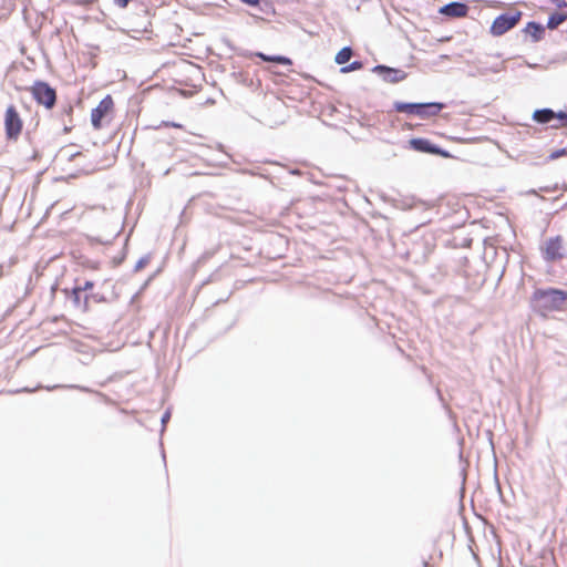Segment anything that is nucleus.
I'll list each match as a JSON object with an SVG mask.
<instances>
[{
	"label": "nucleus",
	"mask_w": 567,
	"mask_h": 567,
	"mask_svg": "<svg viewBox=\"0 0 567 567\" xmlns=\"http://www.w3.org/2000/svg\"><path fill=\"white\" fill-rule=\"evenodd\" d=\"M256 55L266 62H276V63L285 64V65L292 64L291 60L284 55H267L262 52H258Z\"/></svg>",
	"instance_id": "13"
},
{
	"label": "nucleus",
	"mask_w": 567,
	"mask_h": 567,
	"mask_svg": "<svg viewBox=\"0 0 567 567\" xmlns=\"http://www.w3.org/2000/svg\"><path fill=\"white\" fill-rule=\"evenodd\" d=\"M113 99L111 95H106L104 99L100 101L96 107H94L91 112V123L95 130L102 127V120L107 115V113L113 109Z\"/></svg>",
	"instance_id": "8"
},
{
	"label": "nucleus",
	"mask_w": 567,
	"mask_h": 567,
	"mask_svg": "<svg viewBox=\"0 0 567 567\" xmlns=\"http://www.w3.org/2000/svg\"><path fill=\"white\" fill-rule=\"evenodd\" d=\"M93 286H94L93 281L87 280V281L84 282L83 286L78 287V288L81 289V292H82V291H86L89 289H92Z\"/></svg>",
	"instance_id": "23"
},
{
	"label": "nucleus",
	"mask_w": 567,
	"mask_h": 567,
	"mask_svg": "<svg viewBox=\"0 0 567 567\" xmlns=\"http://www.w3.org/2000/svg\"><path fill=\"white\" fill-rule=\"evenodd\" d=\"M4 130L6 136L10 141H17L21 133L22 120L13 105L7 107L4 115Z\"/></svg>",
	"instance_id": "6"
},
{
	"label": "nucleus",
	"mask_w": 567,
	"mask_h": 567,
	"mask_svg": "<svg viewBox=\"0 0 567 567\" xmlns=\"http://www.w3.org/2000/svg\"><path fill=\"white\" fill-rule=\"evenodd\" d=\"M76 155H80V152H76L75 154L71 155V157H74Z\"/></svg>",
	"instance_id": "29"
},
{
	"label": "nucleus",
	"mask_w": 567,
	"mask_h": 567,
	"mask_svg": "<svg viewBox=\"0 0 567 567\" xmlns=\"http://www.w3.org/2000/svg\"><path fill=\"white\" fill-rule=\"evenodd\" d=\"M352 55V49L350 47H344L337 53L334 61L338 64H344L351 59Z\"/></svg>",
	"instance_id": "16"
},
{
	"label": "nucleus",
	"mask_w": 567,
	"mask_h": 567,
	"mask_svg": "<svg viewBox=\"0 0 567 567\" xmlns=\"http://www.w3.org/2000/svg\"><path fill=\"white\" fill-rule=\"evenodd\" d=\"M555 118V111L551 109L545 107L540 110H536L533 113V120L540 124L550 123Z\"/></svg>",
	"instance_id": "12"
},
{
	"label": "nucleus",
	"mask_w": 567,
	"mask_h": 567,
	"mask_svg": "<svg viewBox=\"0 0 567 567\" xmlns=\"http://www.w3.org/2000/svg\"><path fill=\"white\" fill-rule=\"evenodd\" d=\"M363 66V63L361 61H353L352 63L344 65L341 68L342 73H349L355 70H359Z\"/></svg>",
	"instance_id": "17"
},
{
	"label": "nucleus",
	"mask_w": 567,
	"mask_h": 567,
	"mask_svg": "<svg viewBox=\"0 0 567 567\" xmlns=\"http://www.w3.org/2000/svg\"><path fill=\"white\" fill-rule=\"evenodd\" d=\"M563 125L567 126V115H566V122H564Z\"/></svg>",
	"instance_id": "30"
},
{
	"label": "nucleus",
	"mask_w": 567,
	"mask_h": 567,
	"mask_svg": "<svg viewBox=\"0 0 567 567\" xmlns=\"http://www.w3.org/2000/svg\"><path fill=\"white\" fill-rule=\"evenodd\" d=\"M439 12L450 18H462L467 14L468 6L464 2L453 1L441 7Z\"/></svg>",
	"instance_id": "10"
},
{
	"label": "nucleus",
	"mask_w": 567,
	"mask_h": 567,
	"mask_svg": "<svg viewBox=\"0 0 567 567\" xmlns=\"http://www.w3.org/2000/svg\"><path fill=\"white\" fill-rule=\"evenodd\" d=\"M2 276V266H0V277Z\"/></svg>",
	"instance_id": "31"
},
{
	"label": "nucleus",
	"mask_w": 567,
	"mask_h": 567,
	"mask_svg": "<svg viewBox=\"0 0 567 567\" xmlns=\"http://www.w3.org/2000/svg\"><path fill=\"white\" fill-rule=\"evenodd\" d=\"M564 155H567V148H559V150H556L554 152H551L548 156V159L549 161H554V159H557Z\"/></svg>",
	"instance_id": "19"
},
{
	"label": "nucleus",
	"mask_w": 567,
	"mask_h": 567,
	"mask_svg": "<svg viewBox=\"0 0 567 567\" xmlns=\"http://www.w3.org/2000/svg\"><path fill=\"white\" fill-rule=\"evenodd\" d=\"M524 31L532 35L534 42H538L544 37L545 27L538 22L529 21Z\"/></svg>",
	"instance_id": "11"
},
{
	"label": "nucleus",
	"mask_w": 567,
	"mask_h": 567,
	"mask_svg": "<svg viewBox=\"0 0 567 567\" xmlns=\"http://www.w3.org/2000/svg\"><path fill=\"white\" fill-rule=\"evenodd\" d=\"M505 69V62L502 61L499 63H496L495 65H492V66H487V65H484V64H481L477 66L476 69V73L478 75H487L488 73H498L501 71H503Z\"/></svg>",
	"instance_id": "14"
},
{
	"label": "nucleus",
	"mask_w": 567,
	"mask_h": 567,
	"mask_svg": "<svg viewBox=\"0 0 567 567\" xmlns=\"http://www.w3.org/2000/svg\"><path fill=\"white\" fill-rule=\"evenodd\" d=\"M169 125L173 126V127H181V125L176 124V123H171Z\"/></svg>",
	"instance_id": "28"
},
{
	"label": "nucleus",
	"mask_w": 567,
	"mask_h": 567,
	"mask_svg": "<svg viewBox=\"0 0 567 567\" xmlns=\"http://www.w3.org/2000/svg\"><path fill=\"white\" fill-rule=\"evenodd\" d=\"M567 300V290L557 288L536 289L532 296L534 308L540 312L563 309Z\"/></svg>",
	"instance_id": "1"
},
{
	"label": "nucleus",
	"mask_w": 567,
	"mask_h": 567,
	"mask_svg": "<svg viewBox=\"0 0 567 567\" xmlns=\"http://www.w3.org/2000/svg\"><path fill=\"white\" fill-rule=\"evenodd\" d=\"M566 20H567V14L554 12L553 14L549 16L546 27L549 30H554Z\"/></svg>",
	"instance_id": "15"
},
{
	"label": "nucleus",
	"mask_w": 567,
	"mask_h": 567,
	"mask_svg": "<svg viewBox=\"0 0 567 567\" xmlns=\"http://www.w3.org/2000/svg\"><path fill=\"white\" fill-rule=\"evenodd\" d=\"M31 93L38 104L52 109L56 102L55 90L43 81H35L31 86Z\"/></svg>",
	"instance_id": "4"
},
{
	"label": "nucleus",
	"mask_w": 567,
	"mask_h": 567,
	"mask_svg": "<svg viewBox=\"0 0 567 567\" xmlns=\"http://www.w3.org/2000/svg\"><path fill=\"white\" fill-rule=\"evenodd\" d=\"M445 104L441 102H425V103H410L395 101L393 109L399 113H405L408 115H416L421 118H429L436 116Z\"/></svg>",
	"instance_id": "2"
},
{
	"label": "nucleus",
	"mask_w": 567,
	"mask_h": 567,
	"mask_svg": "<svg viewBox=\"0 0 567 567\" xmlns=\"http://www.w3.org/2000/svg\"><path fill=\"white\" fill-rule=\"evenodd\" d=\"M372 72L379 74L383 81L389 83H399L408 75L403 70L390 68L383 64L373 66Z\"/></svg>",
	"instance_id": "9"
},
{
	"label": "nucleus",
	"mask_w": 567,
	"mask_h": 567,
	"mask_svg": "<svg viewBox=\"0 0 567 567\" xmlns=\"http://www.w3.org/2000/svg\"><path fill=\"white\" fill-rule=\"evenodd\" d=\"M566 115L567 113L566 112H563V111H559V112H555V118L561 121V124L564 122H566Z\"/></svg>",
	"instance_id": "22"
},
{
	"label": "nucleus",
	"mask_w": 567,
	"mask_h": 567,
	"mask_svg": "<svg viewBox=\"0 0 567 567\" xmlns=\"http://www.w3.org/2000/svg\"><path fill=\"white\" fill-rule=\"evenodd\" d=\"M151 261V255H145L141 257L134 266V271L137 272L142 270L148 262Z\"/></svg>",
	"instance_id": "18"
},
{
	"label": "nucleus",
	"mask_w": 567,
	"mask_h": 567,
	"mask_svg": "<svg viewBox=\"0 0 567 567\" xmlns=\"http://www.w3.org/2000/svg\"><path fill=\"white\" fill-rule=\"evenodd\" d=\"M522 13L516 11L514 13H502L496 17L491 25V33L494 37H499L513 29L520 20Z\"/></svg>",
	"instance_id": "5"
},
{
	"label": "nucleus",
	"mask_w": 567,
	"mask_h": 567,
	"mask_svg": "<svg viewBox=\"0 0 567 567\" xmlns=\"http://www.w3.org/2000/svg\"><path fill=\"white\" fill-rule=\"evenodd\" d=\"M241 2L249 4V6H257L259 3V0H240Z\"/></svg>",
	"instance_id": "25"
},
{
	"label": "nucleus",
	"mask_w": 567,
	"mask_h": 567,
	"mask_svg": "<svg viewBox=\"0 0 567 567\" xmlns=\"http://www.w3.org/2000/svg\"><path fill=\"white\" fill-rule=\"evenodd\" d=\"M169 417H171V412H169V411H166V412L162 415V419H161L162 424H163V425H165V424L168 422Z\"/></svg>",
	"instance_id": "24"
},
{
	"label": "nucleus",
	"mask_w": 567,
	"mask_h": 567,
	"mask_svg": "<svg viewBox=\"0 0 567 567\" xmlns=\"http://www.w3.org/2000/svg\"><path fill=\"white\" fill-rule=\"evenodd\" d=\"M208 257H210V254L206 252V254H204V255L200 257V259H202V260H205V259H207Z\"/></svg>",
	"instance_id": "27"
},
{
	"label": "nucleus",
	"mask_w": 567,
	"mask_h": 567,
	"mask_svg": "<svg viewBox=\"0 0 567 567\" xmlns=\"http://www.w3.org/2000/svg\"><path fill=\"white\" fill-rule=\"evenodd\" d=\"M409 145L413 151L426 154L440 155L444 158L451 157V154L440 146L431 143L430 140L423 137H414L409 141Z\"/></svg>",
	"instance_id": "7"
},
{
	"label": "nucleus",
	"mask_w": 567,
	"mask_h": 567,
	"mask_svg": "<svg viewBox=\"0 0 567 567\" xmlns=\"http://www.w3.org/2000/svg\"><path fill=\"white\" fill-rule=\"evenodd\" d=\"M80 293H81V289H79L78 287L73 288L72 295H73V298H74V302L76 305H79V302H80Z\"/></svg>",
	"instance_id": "21"
},
{
	"label": "nucleus",
	"mask_w": 567,
	"mask_h": 567,
	"mask_svg": "<svg viewBox=\"0 0 567 567\" xmlns=\"http://www.w3.org/2000/svg\"><path fill=\"white\" fill-rule=\"evenodd\" d=\"M542 258L546 262H556L567 256V245L563 236L547 238L539 247Z\"/></svg>",
	"instance_id": "3"
},
{
	"label": "nucleus",
	"mask_w": 567,
	"mask_h": 567,
	"mask_svg": "<svg viewBox=\"0 0 567 567\" xmlns=\"http://www.w3.org/2000/svg\"><path fill=\"white\" fill-rule=\"evenodd\" d=\"M131 0H113L114 6L125 9L130 4Z\"/></svg>",
	"instance_id": "20"
},
{
	"label": "nucleus",
	"mask_w": 567,
	"mask_h": 567,
	"mask_svg": "<svg viewBox=\"0 0 567 567\" xmlns=\"http://www.w3.org/2000/svg\"><path fill=\"white\" fill-rule=\"evenodd\" d=\"M557 6H558V8H565V7H567V2L566 1H561Z\"/></svg>",
	"instance_id": "26"
}]
</instances>
